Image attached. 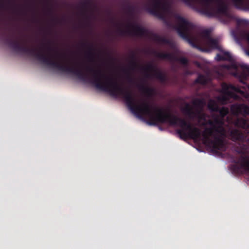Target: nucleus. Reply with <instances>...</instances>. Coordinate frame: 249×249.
<instances>
[{
  "label": "nucleus",
  "mask_w": 249,
  "mask_h": 249,
  "mask_svg": "<svg viewBox=\"0 0 249 249\" xmlns=\"http://www.w3.org/2000/svg\"><path fill=\"white\" fill-rule=\"evenodd\" d=\"M203 103V101L200 99H196L193 102V104L197 107L201 106Z\"/></svg>",
  "instance_id": "2f4dec72"
},
{
  "label": "nucleus",
  "mask_w": 249,
  "mask_h": 249,
  "mask_svg": "<svg viewBox=\"0 0 249 249\" xmlns=\"http://www.w3.org/2000/svg\"><path fill=\"white\" fill-rule=\"evenodd\" d=\"M229 109L228 108L226 107H218V110H217V112H219V117L221 118H223L224 120V117L226 115H227L229 113Z\"/></svg>",
  "instance_id": "cd10ccee"
},
{
  "label": "nucleus",
  "mask_w": 249,
  "mask_h": 249,
  "mask_svg": "<svg viewBox=\"0 0 249 249\" xmlns=\"http://www.w3.org/2000/svg\"><path fill=\"white\" fill-rule=\"evenodd\" d=\"M233 97L231 95L226 94V92L222 91V89H221V95L217 97V100L219 103L224 105L227 104L230 99Z\"/></svg>",
  "instance_id": "a211bd4d"
},
{
  "label": "nucleus",
  "mask_w": 249,
  "mask_h": 249,
  "mask_svg": "<svg viewBox=\"0 0 249 249\" xmlns=\"http://www.w3.org/2000/svg\"><path fill=\"white\" fill-rule=\"evenodd\" d=\"M222 54H217L216 56L215 59L216 60L220 61L222 60H227V61H231L232 60V56L229 52L223 51L221 49V51H220Z\"/></svg>",
  "instance_id": "6ab92c4d"
},
{
  "label": "nucleus",
  "mask_w": 249,
  "mask_h": 249,
  "mask_svg": "<svg viewBox=\"0 0 249 249\" xmlns=\"http://www.w3.org/2000/svg\"><path fill=\"white\" fill-rule=\"evenodd\" d=\"M195 83L205 85L207 83L206 77L202 74H199L197 78L195 80Z\"/></svg>",
  "instance_id": "c85d7f7f"
},
{
  "label": "nucleus",
  "mask_w": 249,
  "mask_h": 249,
  "mask_svg": "<svg viewBox=\"0 0 249 249\" xmlns=\"http://www.w3.org/2000/svg\"><path fill=\"white\" fill-rule=\"evenodd\" d=\"M138 87L147 97H151L154 93V89L153 88L147 87L143 84L139 85Z\"/></svg>",
  "instance_id": "aec40b11"
},
{
  "label": "nucleus",
  "mask_w": 249,
  "mask_h": 249,
  "mask_svg": "<svg viewBox=\"0 0 249 249\" xmlns=\"http://www.w3.org/2000/svg\"><path fill=\"white\" fill-rule=\"evenodd\" d=\"M234 124L237 127L243 129H246L249 127V124L248 121L242 118H237L235 121Z\"/></svg>",
  "instance_id": "4be33fe9"
},
{
  "label": "nucleus",
  "mask_w": 249,
  "mask_h": 249,
  "mask_svg": "<svg viewBox=\"0 0 249 249\" xmlns=\"http://www.w3.org/2000/svg\"><path fill=\"white\" fill-rule=\"evenodd\" d=\"M208 124L211 127L206 128L202 134L203 143L211 147L212 150L216 152L218 151H225L226 146L223 139L215 133V126H214L213 120H209Z\"/></svg>",
  "instance_id": "20e7f679"
},
{
  "label": "nucleus",
  "mask_w": 249,
  "mask_h": 249,
  "mask_svg": "<svg viewBox=\"0 0 249 249\" xmlns=\"http://www.w3.org/2000/svg\"><path fill=\"white\" fill-rule=\"evenodd\" d=\"M92 4L91 0H85L81 3V7L83 9L82 14L87 20H89L90 18V17L87 14V9L89 7H91Z\"/></svg>",
  "instance_id": "f3484780"
},
{
  "label": "nucleus",
  "mask_w": 249,
  "mask_h": 249,
  "mask_svg": "<svg viewBox=\"0 0 249 249\" xmlns=\"http://www.w3.org/2000/svg\"><path fill=\"white\" fill-rule=\"evenodd\" d=\"M171 3L169 0H149L144 4V9L151 15L163 20L165 14L171 9Z\"/></svg>",
  "instance_id": "39448f33"
},
{
  "label": "nucleus",
  "mask_w": 249,
  "mask_h": 249,
  "mask_svg": "<svg viewBox=\"0 0 249 249\" xmlns=\"http://www.w3.org/2000/svg\"><path fill=\"white\" fill-rule=\"evenodd\" d=\"M130 61L129 62V64L130 67L132 69H135L139 67L138 65L136 60V54L134 53H132L130 56Z\"/></svg>",
  "instance_id": "bb28decb"
},
{
  "label": "nucleus",
  "mask_w": 249,
  "mask_h": 249,
  "mask_svg": "<svg viewBox=\"0 0 249 249\" xmlns=\"http://www.w3.org/2000/svg\"><path fill=\"white\" fill-rule=\"evenodd\" d=\"M81 45L82 47H86L87 51L86 52L87 56L89 58H92L94 54L93 53L94 48L93 45L89 44L87 42H83L81 43Z\"/></svg>",
  "instance_id": "412c9836"
},
{
  "label": "nucleus",
  "mask_w": 249,
  "mask_h": 249,
  "mask_svg": "<svg viewBox=\"0 0 249 249\" xmlns=\"http://www.w3.org/2000/svg\"><path fill=\"white\" fill-rule=\"evenodd\" d=\"M155 55L159 58L167 59L172 61H177L184 66H187L188 64V60L185 57H179L172 53L156 52Z\"/></svg>",
  "instance_id": "1a4fd4ad"
},
{
  "label": "nucleus",
  "mask_w": 249,
  "mask_h": 249,
  "mask_svg": "<svg viewBox=\"0 0 249 249\" xmlns=\"http://www.w3.org/2000/svg\"><path fill=\"white\" fill-rule=\"evenodd\" d=\"M55 53H56V54H58V53H58V51H55Z\"/></svg>",
  "instance_id": "e433bc0d"
},
{
  "label": "nucleus",
  "mask_w": 249,
  "mask_h": 249,
  "mask_svg": "<svg viewBox=\"0 0 249 249\" xmlns=\"http://www.w3.org/2000/svg\"><path fill=\"white\" fill-rule=\"evenodd\" d=\"M117 32L120 36L128 35L132 36H143L146 35L147 30L136 23L129 22L126 25L125 30L118 27L117 29Z\"/></svg>",
  "instance_id": "0eeeda50"
},
{
  "label": "nucleus",
  "mask_w": 249,
  "mask_h": 249,
  "mask_svg": "<svg viewBox=\"0 0 249 249\" xmlns=\"http://www.w3.org/2000/svg\"><path fill=\"white\" fill-rule=\"evenodd\" d=\"M47 13L49 15L52 16L51 21L55 23H61L62 20H64V19H60L54 16L53 15V9L51 7H48L47 9Z\"/></svg>",
  "instance_id": "393cba45"
},
{
  "label": "nucleus",
  "mask_w": 249,
  "mask_h": 249,
  "mask_svg": "<svg viewBox=\"0 0 249 249\" xmlns=\"http://www.w3.org/2000/svg\"><path fill=\"white\" fill-rule=\"evenodd\" d=\"M51 42L50 41H48L47 43L46 44H43V45L46 46L47 50L49 52L54 51V49L51 46Z\"/></svg>",
  "instance_id": "473e14b6"
},
{
  "label": "nucleus",
  "mask_w": 249,
  "mask_h": 249,
  "mask_svg": "<svg viewBox=\"0 0 249 249\" xmlns=\"http://www.w3.org/2000/svg\"><path fill=\"white\" fill-rule=\"evenodd\" d=\"M152 39L156 42L162 43L164 44H169V40L164 37L161 36L157 34L152 35Z\"/></svg>",
  "instance_id": "b1692460"
},
{
  "label": "nucleus",
  "mask_w": 249,
  "mask_h": 249,
  "mask_svg": "<svg viewBox=\"0 0 249 249\" xmlns=\"http://www.w3.org/2000/svg\"><path fill=\"white\" fill-rule=\"evenodd\" d=\"M174 17L176 23L173 26V28L181 38L187 40L193 47L206 52L215 49L221 51V47L218 45L217 40L212 37L206 42L207 48H201L197 44L196 39L192 36L196 29L195 26L178 14L175 15Z\"/></svg>",
  "instance_id": "f03ea898"
},
{
  "label": "nucleus",
  "mask_w": 249,
  "mask_h": 249,
  "mask_svg": "<svg viewBox=\"0 0 249 249\" xmlns=\"http://www.w3.org/2000/svg\"><path fill=\"white\" fill-rule=\"evenodd\" d=\"M150 74H149V73H147L146 74V77H150Z\"/></svg>",
  "instance_id": "c9c22d12"
},
{
  "label": "nucleus",
  "mask_w": 249,
  "mask_h": 249,
  "mask_svg": "<svg viewBox=\"0 0 249 249\" xmlns=\"http://www.w3.org/2000/svg\"><path fill=\"white\" fill-rule=\"evenodd\" d=\"M234 6L237 9L249 10V0H231Z\"/></svg>",
  "instance_id": "ddd939ff"
},
{
  "label": "nucleus",
  "mask_w": 249,
  "mask_h": 249,
  "mask_svg": "<svg viewBox=\"0 0 249 249\" xmlns=\"http://www.w3.org/2000/svg\"><path fill=\"white\" fill-rule=\"evenodd\" d=\"M232 67L235 69H237L238 67H240L243 71V78L245 79L246 78L248 73H249V67L244 64H233Z\"/></svg>",
  "instance_id": "5701e85b"
},
{
  "label": "nucleus",
  "mask_w": 249,
  "mask_h": 249,
  "mask_svg": "<svg viewBox=\"0 0 249 249\" xmlns=\"http://www.w3.org/2000/svg\"><path fill=\"white\" fill-rule=\"evenodd\" d=\"M184 114L190 119H192L196 116V113L193 111L192 107L188 103H186L185 106L181 109Z\"/></svg>",
  "instance_id": "dca6fc26"
},
{
  "label": "nucleus",
  "mask_w": 249,
  "mask_h": 249,
  "mask_svg": "<svg viewBox=\"0 0 249 249\" xmlns=\"http://www.w3.org/2000/svg\"><path fill=\"white\" fill-rule=\"evenodd\" d=\"M238 74L237 72H235L234 75H237Z\"/></svg>",
  "instance_id": "4c0bfd02"
},
{
  "label": "nucleus",
  "mask_w": 249,
  "mask_h": 249,
  "mask_svg": "<svg viewBox=\"0 0 249 249\" xmlns=\"http://www.w3.org/2000/svg\"><path fill=\"white\" fill-rule=\"evenodd\" d=\"M221 89H222V91L226 92V94L231 95L233 97L235 96V94L230 90L234 91H237L238 90V88L234 85L232 84H228L226 83H223L221 84Z\"/></svg>",
  "instance_id": "4468645a"
},
{
  "label": "nucleus",
  "mask_w": 249,
  "mask_h": 249,
  "mask_svg": "<svg viewBox=\"0 0 249 249\" xmlns=\"http://www.w3.org/2000/svg\"><path fill=\"white\" fill-rule=\"evenodd\" d=\"M127 79L130 83H132L134 82L133 79L129 75L128 76Z\"/></svg>",
  "instance_id": "f704fd0d"
},
{
  "label": "nucleus",
  "mask_w": 249,
  "mask_h": 249,
  "mask_svg": "<svg viewBox=\"0 0 249 249\" xmlns=\"http://www.w3.org/2000/svg\"><path fill=\"white\" fill-rule=\"evenodd\" d=\"M230 136L233 142H243L246 140V137L243 132L238 129H232L230 131Z\"/></svg>",
  "instance_id": "f8f14e48"
},
{
  "label": "nucleus",
  "mask_w": 249,
  "mask_h": 249,
  "mask_svg": "<svg viewBox=\"0 0 249 249\" xmlns=\"http://www.w3.org/2000/svg\"><path fill=\"white\" fill-rule=\"evenodd\" d=\"M200 35L203 38L205 42L211 38L210 36V31L208 30L202 31L200 33Z\"/></svg>",
  "instance_id": "c756f323"
},
{
  "label": "nucleus",
  "mask_w": 249,
  "mask_h": 249,
  "mask_svg": "<svg viewBox=\"0 0 249 249\" xmlns=\"http://www.w3.org/2000/svg\"><path fill=\"white\" fill-rule=\"evenodd\" d=\"M239 156L233 160L235 164L232 166V170L237 173L249 172V155L243 149L237 150Z\"/></svg>",
  "instance_id": "423d86ee"
},
{
  "label": "nucleus",
  "mask_w": 249,
  "mask_h": 249,
  "mask_svg": "<svg viewBox=\"0 0 249 249\" xmlns=\"http://www.w3.org/2000/svg\"><path fill=\"white\" fill-rule=\"evenodd\" d=\"M0 8L1 9H12L14 13L18 10L16 8L15 4L11 3L10 0H0Z\"/></svg>",
  "instance_id": "2eb2a0df"
},
{
  "label": "nucleus",
  "mask_w": 249,
  "mask_h": 249,
  "mask_svg": "<svg viewBox=\"0 0 249 249\" xmlns=\"http://www.w3.org/2000/svg\"><path fill=\"white\" fill-rule=\"evenodd\" d=\"M237 23L238 26H247L249 23V21L244 19H238Z\"/></svg>",
  "instance_id": "7c9ffc66"
},
{
  "label": "nucleus",
  "mask_w": 249,
  "mask_h": 249,
  "mask_svg": "<svg viewBox=\"0 0 249 249\" xmlns=\"http://www.w3.org/2000/svg\"><path fill=\"white\" fill-rule=\"evenodd\" d=\"M142 69L146 72H152V75L162 83H164L167 80L166 75L155 67L151 63L148 64L144 67H142Z\"/></svg>",
  "instance_id": "6e6552de"
},
{
  "label": "nucleus",
  "mask_w": 249,
  "mask_h": 249,
  "mask_svg": "<svg viewBox=\"0 0 249 249\" xmlns=\"http://www.w3.org/2000/svg\"><path fill=\"white\" fill-rule=\"evenodd\" d=\"M231 113L235 116L241 114L242 116L249 115V106L244 104H233L231 106Z\"/></svg>",
  "instance_id": "9b49d317"
},
{
  "label": "nucleus",
  "mask_w": 249,
  "mask_h": 249,
  "mask_svg": "<svg viewBox=\"0 0 249 249\" xmlns=\"http://www.w3.org/2000/svg\"><path fill=\"white\" fill-rule=\"evenodd\" d=\"M126 9L128 13H129V14H131L133 12L134 8L131 6L128 5L126 7Z\"/></svg>",
  "instance_id": "72a5a7b5"
},
{
  "label": "nucleus",
  "mask_w": 249,
  "mask_h": 249,
  "mask_svg": "<svg viewBox=\"0 0 249 249\" xmlns=\"http://www.w3.org/2000/svg\"><path fill=\"white\" fill-rule=\"evenodd\" d=\"M247 141L249 142V138H248Z\"/></svg>",
  "instance_id": "58836bf2"
},
{
  "label": "nucleus",
  "mask_w": 249,
  "mask_h": 249,
  "mask_svg": "<svg viewBox=\"0 0 249 249\" xmlns=\"http://www.w3.org/2000/svg\"><path fill=\"white\" fill-rule=\"evenodd\" d=\"M213 120L214 126H215L217 129H215V133L220 136L223 139L226 135V130L223 125L224 124V120L218 115H214L213 117Z\"/></svg>",
  "instance_id": "9d476101"
},
{
  "label": "nucleus",
  "mask_w": 249,
  "mask_h": 249,
  "mask_svg": "<svg viewBox=\"0 0 249 249\" xmlns=\"http://www.w3.org/2000/svg\"><path fill=\"white\" fill-rule=\"evenodd\" d=\"M208 107L212 111L217 112L219 107L214 100H211L208 103Z\"/></svg>",
  "instance_id": "a878e982"
},
{
  "label": "nucleus",
  "mask_w": 249,
  "mask_h": 249,
  "mask_svg": "<svg viewBox=\"0 0 249 249\" xmlns=\"http://www.w3.org/2000/svg\"><path fill=\"white\" fill-rule=\"evenodd\" d=\"M87 70L92 74L91 78L87 74V82L93 84L96 89L109 93L112 97L121 96L131 111L138 117H147L148 124L157 125L159 124L167 123L171 125H178L180 127L177 130V133L182 140L201 138L200 130L193 126L191 123L169 112H164V110L161 107H154L152 112L151 106L147 102L143 101L141 105L137 104L131 90L123 88L116 81L106 76L100 70H95L93 68H88Z\"/></svg>",
  "instance_id": "f257e3e1"
},
{
  "label": "nucleus",
  "mask_w": 249,
  "mask_h": 249,
  "mask_svg": "<svg viewBox=\"0 0 249 249\" xmlns=\"http://www.w3.org/2000/svg\"><path fill=\"white\" fill-rule=\"evenodd\" d=\"M201 14L211 17L226 15L227 6L224 0H181Z\"/></svg>",
  "instance_id": "7ed1b4c3"
}]
</instances>
